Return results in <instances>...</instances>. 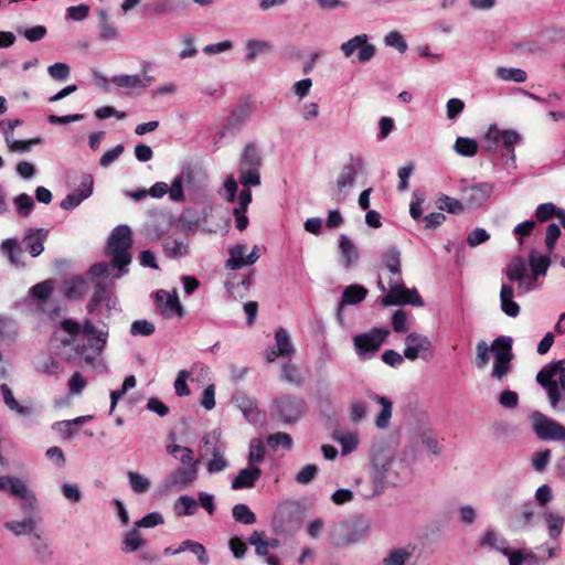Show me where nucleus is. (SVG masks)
Listing matches in <instances>:
<instances>
[{
  "instance_id": "f257e3e1",
  "label": "nucleus",
  "mask_w": 565,
  "mask_h": 565,
  "mask_svg": "<svg viewBox=\"0 0 565 565\" xmlns=\"http://www.w3.org/2000/svg\"><path fill=\"white\" fill-rule=\"evenodd\" d=\"M401 256V250L396 246L387 247L381 255L382 265L392 274L388 281V294L381 299V305L383 307L404 305L422 307L424 302L417 290L408 289L403 284Z\"/></svg>"
},
{
  "instance_id": "f03ea898",
  "label": "nucleus",
  "mask_w": 565,
  "mask_h": 565,
  "mask_svg": "<svg viewBox=\"0 0 565 565\" xmlns=\"http://www.w3.org/2000/svg\"><path fill=\"white\" fill-rule=\"evenodd\" d=\"M475 364L477 369H484L490 361V353L494 355V363L491 377L495 381H503L512 369V339L510 337H499L493 340L489 347L486 341L481 340L476 347Z\"/></svg>"
},
{
  "instance_id": "7ed1b4c3",
  "label": "nucleus",
  "mask_w": 565,
  "mask_h": 565,
  "mask_svg": "<svg viewBox=\"0 0 565 565\" xmlns=\"http://www.w3.org/2000/svg\"><path fill=\"white\" fill-rule=\"evenodd\" d=\"M61 328L70 334V338L62 340L63 345H71L74 338L81 331H83L84 334L94 338L95 342L90 345H84L81 351L85 362L93 365L96 358L103 352L107 343L108 330H98L92 319H85L82 326L72 319H64L61 321Z\"/></svg>"
},
{
  "instance_id": "20e7f679",
  "label": "nucleus",
  "mask_w": 565,
  "mask_h": 565,
  "mask_svg": "<svg viewBox=\"0 0 565 565\" xmlns=\"http://www.w3.org/2000/svg\"><path fill=\"white\" fill-rule=\"evenodd\" d=\"M536 382L545 390L548 404L554 411H565V360L544 365L536 375Z\"/></svg>"
},
{
  "instance_id": "39448f33",
  "label": "nucleus",
  "mask_w": 565,
  "mask_h": 565,
  "mask_svg": "<svg viewBox=\"0 0 565 565\" xmlns=\"http://www.w3.org/2000/svg\"><path fill=\"white\" fill-rule=\"evenodd\" d=\"M132 237L131 230L127 225L115 227L108 238L107 255L111 258V266L118 269L116 278L128 271L127 266L131 263Z\"/></svg>"
},
{
  "instance_id": "423d86ee",
  "label": "nucleus",
  "mask_w": 565,
  "mask_h": 565,
  "mask_svg": "<svg viewBox=\"0 0 565 565\" xmlns=\"http://www.w3.org/2000/svg\"><path fill=\"white\" fill-rule=\"evenodd\" d=\"M394 461L392 459H381L374 457L372 461V491H362V498L373 499L380 495L388 483L396 481L395 472L393 471Z\"/></svg>"
},
{
  "instance_id": "0eeeda50",
  "label": "nucleus",
  "mask_w": 565,
  "mask_h": 565,
  "mask_svg": "<svg viewBox=\"0 0 565 565\" xmlns=\"http://www.w3.org/2000/svg\"><path fill=\"white\" fill-rule=\"evenodd\" d=\"M0 491H8L21 501L20 508L25 514H32L38 510V499L26 483L11 476L0 477Z\"/></svg>"
},
{
  "instance_id": "6e6552de",
  "label": "nucleus",
  "mask_w": 565,
  "mask_h": 565,
  "mask_svg": "<svg viewBox=\"0 0 565 565\" xmlns=\"http://www.w3.org/2000/svg\"><path fill=\"white\" fill-rule=\"evenodd\" d=\"M390 331L385 328H373L367 332L353 337L355 353L360 360H370L380 350L388 337Z\"/></svg>"
},
{
  "instance_id": "1a4fd4ad",
  "label": "nucleus",
  "mask_w": 565,
  "mask_h": 565,
  "mask_svg": "<svg viewBox=\"0 0 565 565\" xmlns=\"http://www.w3.org/2000/svg\"><path fill=\"white\" fill-rule=\"evenodd\" d=\"M533 431L541 440L565 441V426L541 412L530 415Z\"/></svg>"
},
{
  "instance_id": "9d476101",
  "label": "nucleus",
  "mask_w": 565,
  "mask_h": 565,
  "mask_svg": "<svg viewBox=\"0 0 565 565\" xmlns=\"http://www.w3.org/2000/svg\"><path fill=\"white\" fill-rule=\"evenodd\" d=\"M271 526L276 534H294L300 526L297 504L290 501L279 504L274 514Z\"/></svg>"
},
{
  "instance_id": "9b49d317",
  "label": "nucleus",
  "mask_w": 565,
  "mask_h": 565,
  "mask_svg": "<svg viewBox=\"0 0 565 565\" xmlns=\"http://www.w3.org/2000/svg\"><path fill=\"white\" fill-rule=\"evenodd\" d=\"M362 170V158L351 156L349 162L342 167L335 182L333 195L337 202L341 203L345 200L348 191L354 186L358 174L361 173Z\"/></svg>"
},
{
  "instance_id": "f8f14e48",
  "label": "nucleus",
  "mask_w": 565,
  "mask_h": 565,
  "mask_svg": "<svg viewBox=\"0 0 565 565\" xmlns=\"http://www.w3.org/2000/svg\"><path fill=\"white\" fill-rule=\"evenodd\" d=\"M302 398L291 395H280L274 401V414L284 423L297 422L305 412Z\"/></svg>"
},
{
  "instance_id": "ddd939ff",
  "label": "nucleus",
  "mask_w": 565,
  "mask_h": 565,
  "mask_svg": "<svg viewBox=\"0 0 565 565\" xmlns=\"http://www.w3.org/2000/svg\"><path fill=\"white\" fill-rule=\"evenodd\" d=\"M340 50L344 57L350 58L356 53V60L360 63L370 62L376 53V47L369 42L365 33L358 34L340 45Z\"/></svg>"
},
{
  "instance_id": "4468645a",
  "label": "nucleus",
  "mask_w": 565,
  "mask_h": 565,
  "mask_svg": "<svg viewBox=\"0 0 565 565\" xmlns=\"http://www.w3.org/2000/svg\"><path fill=\"white\" fill-rule=\"evenodd\" d=\"M198 473L199 467L196 465L191 467L180 466L164 478L160 487L164 492L184 490L196 480Z\"/></svg>"
},
{
  "instance_id": "2eb2a0df",
  "label": "nucleus",
  "mask_w": 565,
  "mask_h": 565,
  "mask_svg": "<svg viewBox=\"0 0 565 565\" xmlns=\"http://www.w3.org/2000/svg\"><path fill=\"white\" fill-rule=\"evenodd\" d=\"M403 354L409 361L428 360L433 356L431 341L424 334L412 332L405 338Z\"/></svg>"
},
{
  "instance_id": "dca6fc26",
  "label": "nucleus",
  "mask_w": 565,
  "mask_h": 565,
  "mask_svg": "<svg viewBox=\"0 0 565 565\" xmlns=\"http://www.w3.org/2000/svg\"><path fill=\"white\" fill-rule=\"evenodd\" d=\"M202 443L205 455L212 456L206 462L209 473L213 475L225 470L228 462L224 457V446L220 440L215 436L207 435L203 437Z\"/></svg>"
},
{
  "instance_id": "f3484780",
  "label": "nucleus",
  "mask_w": 565,
  "mask_h": 565,
  "mask_svg": "<svg viewBox=\"0 0 565 565\" xmlns=\"http://www.w3.org/2000/svg\"><path fill=\"white\" fill-rule=\"evenodd\" d=\"M230 258L225 263V267L231 270H237L244 266L255 264L258 258V246H254L252 252L247 254V246L236 244L228 249Z\"/></svg>"
},
{
  "instance_id": "a211bd4d",
  "label": "nucleus",
  "mask_w": 565,
  "mask_h": 565,
  "mask_svg": "<svg viewBox=\"0 0 565 565\" xmlns=\"http://www.w3.org/2000/svg\"><path fill=\"white\" fill-rule=\"evenodd\" d=\"M94 179L89 173H85L81 177L78 188L68 193L61 202L60 206L63 210H72L78 206L84 200L88 199L93 194Z\"/></svg>"
},
{
  "instance_id": "6ab92c4d",
  "label": "nucleus",
  "mask_w": 565,
  "mask_h": 565,
  "mask_svg": "<svg viewBox=\"0 0 565 565\" xmlns=\"http://www.w3.org/2000/svg\"><path fill=\"white\" fill-rule=\"evenodd\" d=\"M493 192V184L481 182L473 185H467L461 189L462 201L469 207L482 206Z\"/></svg>"
},
{
  "instance_id": "aec40b11",
  "label": "nucleus",
  "mask_w": 565,
  "mask_h": 565,
  "mask_svg": "<svg viewBox=\"0 0 565 565\" xmlns=\"http://www.w3.org/2000/svg\"><path fill=\"white\" fill-rule=\"evenodd\" d=\"M117 300L110 289L103 282L94 287L90 300L87 303V311L90 315H98V307H105L108 311L116 308Z\"/></svg>"
},
{
  "instance_id": "412c9836",
  "label": "nucleus",
  "mask_w": 565,
  "mask_h": 565,
  "mask_svg": "<svg viewBox=\"0 0 565 565\" xmlns=\"http://www.w3.org/2000/svg\"><path fill=\"white\" fill-rule=\"evenodd\" d=\"M486 139L491 140L493 143L501 141L504 149L509 152L510 159L512 161L515 158L514 146L522 141L521 135L515 130H500L495 126H490L488 132L486 134Z\"/></svg>"
},
{
  "instance_id": "4be33fe9",
  "label": "nucleus",
  "mask_w": 565,
  "mask_h": 565,
  "mask_svg": "<svg viewBox=\"0 0 565 565\" xmlns=\"http://www.w3.org/2000/svg\"><path fill=\"white\" fill-rule=\"evenodd\" d=\"M156 300L164 318L169 319L174 315L180 318L184 316L183 307L180 303L178 294L175 291L169 292L166 290H159L156 294Z\"/></svg>"
},
{
  "instance_id": "5701e85b",
  "label": "nucleus",
  "mask_w": 565,
  "mask_h": 565,
  "mask_svg": "<svg viewBox=\"0 0 565 565\" xmlns=\"http://www.w3.org/2000/svg\"><path fill=\"white\" fill-rule=\"evenodd\" d=\"M47 237V231L44 228H30L25 231L22 244L32 257H38L44 250V241Z\"/></svg>"
},
{
  "instance_id": "b1692460",
  "label": "nucleus",
  "mask_w": 565,
  "mask_h": 565,
  "mask_svg": "<svg viewBox=\"0 0 565 565\" xmlns=\"http://www.w3.org/2000/svg\"><path fill=\"white\" fill-rule=\"evenodd\" d=\"M541 518L546 525L550 540L554 542L557 541L564 531L565 516L557 511L544 509L541 513Z\"/></svg>"
},
{
  "instance_id": "393cba45",
  "label": "nucleus",
  "mask_w": 565,
  "mask_h": 565,
  "mask_svg": "<svg viewBox=\"0 0 565 565\" xmlns=\"http://www.w3.org/2000/svg\"><path fill=\"white\" fill-rule=\"evenodd\" d=\"M415 552V546L406 545L391 548L379 565H408Z\"/></svg>"
},
{
  "instance_id": "a878e982",
  "label": "nucleus",
  "mask_w": 565,
  "mask_h": 565,
  "mask_svg": "<svg viewBox=\"0 0 565 565\" xmlns=\"http://www.w3.org/2000/svg\"><path fill=\"white\" fill-rule=\"evenodd\" d=\"M500 308L510 318H515L520 313V306L514 301V288L511 284L501 286Z\"/></svg>"
},
{
  "instance_id": "bb28decb",
  "label": "nucleus",
  "mask_w": 565,
  "mask_h": 565,
  "mask_svg": "<svg viewBox=\"0 0 565 565\" xmlns=\"http://www.w3.org/2000/svg\"><path fill=\"white\" fill-rule=\"evenodd\" d=\"M260 475L262 470L257 466L248 465L247 468L239 470L237 476L233 479L231 488L233 490L252 488L259 479Z\"/></svg>"
},
{
  "instance_id": "cd10ccee",
  "label": "nucleus",
  "mask_w": 565,
  "mask_h": 565,
  "mask_svg": "<svg viewBox=\"0 0 565 565\" xmlns=\"http://www.w3.org/2000/svg\"><path fill=\"white\" fill-rule=\"evenodd\" d=\"M369 396L381 406V411L375 417V426L380 429L387 428L393 413L392 401L375 393H371Z\"/></svg>"
},
{
  "instance_id": "c85d7f7f",
  "label": "nucleus",
  "mask_w": 565,
  "mask_h": 565,
  "mask_svg": "<svg viewBox=\"0 0 565 565\" xmlns=\"http://www.w3.org/2000/svg\"><path fill=\"white\" fill-rule=\"evenodd\" d=\"M0 394L2 396L3 403L6 406L17 413L21 417H29L31 416L34 411L32 406L29 405H21L18 403V401L13 396L12 390L7 384L0 385Z\"/></svg>"
},
{
  "instance_id": "c756f323",
  "label": "nucleus",
  "mask_w": 565,
  "mask_h": 565,
  "mask_svg": "<svg viewBox=\"0 0 565 565\" xmlns=\"http://www.w3.org/2000/svg\"><path fill=\"white\" fill-rule=\"evenodd\" d=\"M551 265L548 255H540L536 250H531L529 254V266L531 270V278L539 279L545 277Z\"/></svg>"
},
{
  "instance_id": "7c9ffc66",
  "label": "nucleus",
  "mask_w": 565,
  "mask_h": 565,
  "mask_svg": "<svg viewBox=\"0 0 565 565\" xmlns=\"http://www.w3.org/2000/svg\"><path fill=\"white\" fill-rule=\"evenodd\" d=\"M233 402L249 422L258 420L259 413L257 411V405L254 398L242 392H237L233 396Z\"/></svg>"
},
{
  "instance_id": "2f4dec72",
  "label": "nucleus",
  "mask_w": 565,
  "mask_h": 565,
  "mask_svg": "<svg viewBox=\"0 0 565 565\" xmlns=\"http://www.w3.org/2000/svg\"><path fill=\"white\" fill-rule=\"evenodd\" d=\"M0 250L8 257V260L11 265L18 268L24 267V263L22 262L23 249L19 245L18 239L7 238L2 241L0 244Z\"/></svg>"
},
{
  "instance_id": "473e14b6",
  "label": "nucleus",
  "mask_w": 565,
  "mask_h": 565,
  "mask_svg": "<svg viewBox=\"0 0 565 565\" xmlns=\"http://www.w3.org/2000/svg\"><path fill=\"white\" fill-rule=\"evenodd\" d=\"M341 259L347 268H351L359 258V252L353 242L344 234L339 237Z\"/></svg>"
},
{
  "instance_id": "72a5a7b5",
  "label": "nucleus",
  "mask_w": 565,
  "mask_h": 565,
  "mask_svg": "<svg viewBox=\"0 0 565 565\" xmlns=\"http://www.w3.org/2000/svg\"><path fill=\"white\" fill-rule=\"evenodd\" d=\"M152 81L151 76L148 75H115L111 78V82L118 87L124 88H137V87H147Z\"/></svg>"
},
{
  "instance_id": "f704fd0d",
  "label": "nucleus",
  "mask_w": 565,
  "mask_h": 565,
  "mask_svg": "<svg viewBox=\"0 0 565 565\" xmlns=\"http://www.w3.org/2000/svg\"><path fill=\"white\" fill-rule=\"evenodd\" d=\"M505 276L510 282H518L527 275V264L521 256H514L505 268Z\"/></svg>"
},
{
  "instance_id": "c9c22d12",
  "label": "nucleus",
  "mask_w": 565,
  "mask_h": 565,
  "mask_svg": "<svg viewBox=\"0 0 565 565\" xmlns=\"http://www.w3.org/2000/svg\"><path fill=\"white\" fill-rule=\"evenodd\" d=\"M147 541L142 537L141 532L136 525L130 531L126 532L122 539V552L132 553L145 547Z\"/></svg>"
},
{
  "instance_id": "e433bc0d",
  "label": "nucleus",
  "mask_w": 565,
  "mask_h": 565,
  "mask_svg": "<svg viewBox=\"0 0 565 565\" xmlns=\"http://www.w3.org/2000/svg\"><path fill=\"white\" fill-rule=\"evenodd\" d=\"M481 546H489L502 553L503 555L510 554L507 540L498 532L488 530L480 542Z\"/></svg>"
},
{
  "instance_id": "4c0bfd02",
  "label": "nucleus",
  "mask_w": 565,
  "mask_h": 565,
  "mask_svg": "<svg viewBox=\"0 0 565 565\" xmlns=\"http://www.w3.org/2000/svg\"><path fill=\"white\" fill-rule=\"evenodd\" d=\"M198 507L199 503L194 498L183 494L175 500L173 511L178 516H191L195 514Z\"/></svg>"
},
{
  "instance_id": "58836bf2",
  "label": "nucleus",
  "mask_w": 565,
  "mask_h": 565,
  "mask_svg": "<svg viewBox=\"0 0 565 565\" xmlns=\"http://www.w3.org/2000/svg\"><path fill=\"white\" fill-rule=\"evenodd\" d=\"M4 527L12 532L15 536L35 533L36 527L35 521L32 516H26L21 521H8L4 523Z\"/></svg>"
},
{
  "instance_id": "ea45409f",
  "label": "nucleus",
  "mask_w": 565,
  "mask_h": 565,
  "mask_svg": "<svg viewBox=\"0 0 565 565\" xmlns=\"http://www.w3.org/2000/svg\"><path fill=\"white\" fill-rule=\"evenodd\" d=\"M366 295H367L366 288H364L361 285L353 284V285L348 286L343 290L341 301H342V305H345V306L356 305V303H360L361 301H363L365 299Z\"/></svg>"
},
{
  "instance_id": "a19ab883",
  "label": "nucleus",
  "mask_w": 565,
  "mask_h": 565,
  "mask_svg": "<svg viewBox=\"0 0 565 565\" xmlns=\"http://www.w3.org/2000/svg\"><path fill=\"white\" fill-rule=\"evenodd\" d=\"M276 349L281 356L290 358L295 353V347L291 342L289 332L279 328L275 333Z\"/></svg>"
},
{
  "instance_id": "79ce46f5",
  "label": "nucleus",
  "mask_w": 565,
  "mask_h": 565,
  "mask_svg": "<svg viewBox=\"0 0 565 565\" xmlns=\"http://www.w3.org/2000/svg\"><path fill=\"white\" fill-rule=\"evenodd\" d=\"M167 451L174 456L184 467H191L192 465H196L199 467V460L194 459L193 451L180 445H169L167 447Z\"/></svg>"
},
{
  "instance_id": "37998d69",
  "label": "nucleus",
  "mask_w": 565,
  "mask_h": 565,
  "mask_svg": "<svg viewBox=\"0 0 565 565\" xmlns=\"http://www.w3.org/2000/svg\"><path fill=\"white\" fill-rule=\"evenodd\" d=\"M495 75L502 81L514 83H523L527 78V74L524 70L513 67H498Z\"/></svg>"
},
{
  "instance_id": "c03bdc74",
  "label": "nucleus",
  "mask_w": 565,
  "mask_h": 565,
  "mask_svg": "<svg viewBox=\"0 0 565 565\" xmlns=\"http://www.w3.org/2000/svg\"><path fill=\"white\" fill-rule=\"evenodd\" d=\"M333 438L341 445L342 455L351 454L356 449L359 444V437L356 433H335Z\"/></svg>"
},
{
  "instance_id": "a18cd8bd",
  "label": "nucleus",
  "mask_w": 565,
  "mask_h": 565,
  "mask_svg": "<svg viewBox=\"0 0 565 565\" xmlns=\"http://www.w3.org/2000/svg\"><path fill=\"white\" fill-rule=\"evenodd\" d=\"M454 149L462 157H473L478 152V143L471 138L458 137L455 141Z\"/></svg>"
},
{
  "instance_id": "49530a36",
  "label": "nucleus",
  "mask_w": 565,
  "mask_h": 565,
  "mask_svg": "<svg viewBox=\"0 0 565 565\" xmlns=\"http://www.w3.org/2000/svg\"><path fill=\"white\" fill-rule=\"evenodd\" d=\"M163 250L168 257L177 258L188 254V246L172 237H167L163 242Z\"/></svg>"
},
{
  "instance_id": "de8ad7c7",
  "label": "nucleus",
  "mask_w": 565,
  "mask_h": 565,
  "mask_svg": "<svg viewBox=\"0 0 565 565\" xmlns=\"http://www.w3.org/2000/svg\"><path fill=\"white\" fill-rule=\"evenodd\" d=\"M233 519L242 524H254L256 522L255 513L244 503L235 504L232 509Z\"/></svg>"
},
{
  "instance_id": "09e8293b",
  "label": "nucleus",
  "mask_w": 565,
  "mask_h": 565,
  "mask_svg": "<svg viewBox=\"0 0 565 565\" xmlns=\"http://www.w3.org/2000/svg\"><path fill=\"white\" fill-rule=\"evenodd\" d=\"M260 167V156L256 147L253 145H247L243 156H242V162L239 166L241 169H248V168H255L259 169Z\"/></svg>"
},
{
  "instance_id": "8fccbe9b",
  "label": "nucleus",
  "mask_w": 565,
  "mask_h": 565,
  "mask_svg": "<svg viewBox=\"0 0 565 565\" xmlns=\"http://www.w3.org/2000/svg\"><path fill=\"white\" fill-rule=\"evenodd\" d=\"M265 459V446L260 438H253L249 441L248 465L256 466Z\"/></svg>"
},
{
  "instance_id": "3c124183",
  "label": "nucleus",
  "mask_w": 565,
  "mask_h": 565,
  "mask_svg": "<svg viewBox=\"0 0 565 565\" xmlns=\"http://www.w3.org/2000/svg\"><path fill=\"white\" fill-rule=\"evenodd\" d=\"M281 379L290 384L300 386L303 382V377L297 365L286 362L281 366Z\"/></svg>"
},
{
  "instance_id": "603ef678",
  "label": "nucleus",
  "mask_w": 565,
  "mask_h": 565,
  "mask_svg": "<svg viewBox=\"0 0 565 565\" xmlns=\"http://www.w3.org/2000/svg\"><path fill=\"white\" fill-rule=\"evenodd\" d=\"M246 60L248 62H253L259 54L269 52L271 50V45L266 41L249 40L246 43Z\"/></svg>"
},
{
  "instance_id": "864d4df0",
  "label": "nucleus",
  "mask_w": 565,
  "mask_h": 565,
  "mask_svg": "<svg viewBox=\"0 0 565 565\" xmlns=\"http://www.w3.org/2000/svg\"><path fill=\"white\" fill-rule=\"evenodd\" d=\"M86 292V281L82 277H73L66 282L65 295L71 299L81 298Z\"/></svg>"
},
{
  "instance_id": "5fc2aeb1",
  "label": "nucleus",
  "mask_w": 565,
  "mask_h": 565,
  "mask_svg": "<svg viewBox=\"0 0 565 565\" xmlns=\"http://www.w3.org/2000/svg\"><path fill=\"white\" fill-rule=\"evenodd\" d=\"M178 177L188 190L196 191L201 186V178L199 173L194 172L190 167L183 168Z\"/></svg>"
},
{
  "instance_id": "6e6d98bb",
  "label": "nucleus",
  "mask_w": 565,
  "mask_h": 565,
  "mask_svg": "<svg viewBox=\"0 0 565 565\" xmlns=\"http://www.w3.org/2000/svg\"><path fill=\"white\" fill-rule=\"evenodd\" d=\"M129 484L136 493H145L150 489V481L145 476L129 471L127 473Z\"/></svg>"
},
{
  "instance_id": "4d7b16f0",
  "label": "nucleus",
  "mask_w": 565,
  "mask_h": 565,
  "mask_svg": "<svg viewBox=\"0 0 565 565\" xmlns=\"http://www.w3.org/2000/svg\"><path fill=\"white\" fill-rule=\"evenodd\" d=\"M267 444L270 448L282 447L284 449H290L292 446V438L287 433H276L271 434L267 438Z\"/></svg>"
},
{
  "instance_id": "13d9d810",
  "label": "nucleus",
  "mask_w": 565,
  "mask_h": 565,
  "mask_svg": "<svg viewBox=\"0 0 565 565\" xmlns=\"http://www.w3.org/2000/svg\"><path fill=\"white\" fill-rule=\"evenodd\" d=\"M53 289H54L53 280H44L42 282L34 285L30 289V294L39 300H46L51 296Z\"/></svg>"
},
{
  "instance_id": "bf43d9fd",
  "label": "nucleus",
  "mask_w": 565,
  "mask_h": 565,
  "mask_svg": "<svg viewBox=\"0 0 565 565\" xmlns=\"http://www.w3.org/2000/svg\"><path fill=\"white\" fill-rule=\"evenodd\" d=\"M239 181L244 186H257L260 184L259 169H241Z\"/></svg>"
},
{
  "instance_id": "052dcab7",
  "label": "nucleus",
  "mask_w": 565,
  "mask_h": 565,
  "mask_svg": "<svg viewBox=\"0 0 565 565\" xmlns=\"http://www.w3.org/2000/svg\"><path fill=\"white\" fill-rule=\"evenodd\" d=\"M386 46L395 47L399 53L407 50V43L398 31H391L384 38Z\"/></svg>"
},
{
  "instance_id": "680f3d73",
  "label": "nucleus",
  "mask_w": 565,
  "mask_h": 565,
  "mask_svg": "<svg viewBox=\"0 0 565 565\" xmlns=\"http://www.w3.org/2000/svg\"><path fill=\"white\" fill-rule=\"evenodd\" d=\"M438 204L440 210H446L452 214H460L465 210L463 203L461 201L447 195L440 198Z\"/></svg>"
},
{
  "instance_id": "e2e57ef3",
  "label": "nucleus",
  "mask_w": 565,
  "mask_h": 565,
  "mask_svg": "<svg viewBox=\"0 0 565 565\" xmlns=\"http://www.w3.org/2000/svg\"><path fill=\"white\" fill-rule=\"evenodd\" d=\"M550 460H551V450L550 449L536 451L532 456V467L535 471L542 472L545 470Z\"/></svg>"
},
{
  "instance_id": "0e129e2a",
  "label": "nucleus",
  "mask_w": 565,
  "mask_h": 565,
  "mask_svg": "<svg viewBox=\"0 0 565 565\" xmlns=\"http://www.w3.org/2000/svg\"><path fill=\"white\" fill-rule=\"evenodd\" d=\"M49 75L55 81H65L70 77L71 68L66 63H55L47 68Z\"/></svg>"
},
{
  "instance_id": "69168bd1",
  "label": "nucleus",
  "mask_w": 565,
  "mask_h": 565,
  "mask_svg": "<svg viewBox=\"0 0 565 565\" xmlns=\"http://www.w3.org/2000/svg\"><path fill=\"white\" fill-rule=\"evenodd\" d=\"M130 332L132 335L149 337L154 332V324L147 320H136L131 323Z\"/></svg>"
},
{
  "instance_id": "338daca9",
  "label": "nucleus",
  "mask_w": 565,
  "mask_h": 565,
  "mask_svg": "<svg viewBox=\"0 0 565 565\" xmlns=\"http://www.w3.org/2000/svg\"><path fill=\"white\" fill-rule=\"evenodd\" d=\"M535 511L532 502H526L520 508V520L524 527L534 526Z\"/></svg>"
},
{
  "instance_id": "774afa93",
  "label": "nucleus",
  "mask_w": 565,
  "mask_h": 565,
  "mask_svg": "<svg viewBox=\"0 0 565 565\" xmlns=\"http://www.w3.org/2000/svg\"><path fill=\"white\" fill-rule=\"evenodd\" d=\"M14 203L17 205L19 214L22 216H28L34 206L32 198L26 193L19 194L14 199Z\"/></svg>"
}]
</instances>
